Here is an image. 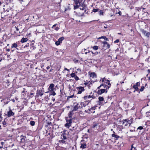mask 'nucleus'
Listing matches in <instances>:
<instances>
[{"instance_id": "nucleus-1", "label": "nucleus", "mask_w": 150, "mask_h": 150, "mask_svg": "<svg viewBox=\"0 0 150 150\" xmlns=\"http://www.w3.org/2000/svg\"><path fill=\"white\" fill-rule=\"evenodd\" d=\"M85 2V0H81V1H76V3H74L75 5H74V9L79 8L81 10L84 11L83 12L81 16H82L84 13L86 11V6L84 4Z\"/></svg>"}, {"instance_id": "nucleus-2", "label": "nucleus", "mask_w": 150, "mask_h": 150, "mask_svg": "<svg viewBox=\"0 0 150 150\" xmlns=\"http://www.w3.org/2000/svg\"><path fill=\"white\" fill-rule=\"evenodd\" d=\"M100 81L103 83L104 88H106V89H108L111 86L110 80L107 79L105 76L100 79Z\"/></svg>"}, {"instance_id": "nucleus-3", "label": "nucleus", "mask_w": 150, "mask_h": 150, "mask_svg": "<svg viewBox=\"0 0 150 150\" xmlns=\"http://www.w3.org/2000/svg\"><path fill=\"white\" fill-rule=\"evenodd\" d=\"M11 32L15 36H19L20 35V32L19 29L16 26L13 27L11 29Z\"/></svg>"}, {"instance_id": "nucleus-4", "label": "nucleus", "mask_w": 150, "mask_h": 150, "mask_svg": "<svg viewBox=\"0 0 150 150\" xmlns=\"http://www.w3.org/2000/svg\"><path fill=\"white\" fill-rule=\"evenodd\" d=\"M133 118L131 117L129 118L126 119L122 121V124L125 126H126L129 125V126L130 124L132 123L133 122Z\"/></svg>"}, {"instance_id": "nucleus-5", "label": "nucleus", "mask_w": 150, "mask_h": 150, "mask_svg": "<svg viewBox=\"0 0 150 150\" xmlns=\"http://www.w3.org/2000/svg\"><path fill=\"white\" fill-rule=\"evenodd\" d=\"M82 98L84 100H86L87 99H90L91 98V99H94L96 98L94 93H93L92 92H91L90 95H85L84 96L82 97Z\"/></svg>"}, {"instance_id": "nucleus-6", "label": "nucleus", "mask_w": 150, "mask_h": 150, "mask_svg": "<svg viewBox=\"0 0 150 150\" xmlns=\"http://www.w3.org/2000/svg\"><path fill=\"white\" fill-rule=\"evenodd\" d=\"M66 120L67 123L64 125V126L69 128L71 125L72 119H68V117H66Z\"/></svg>"}, {"instance_id": "nucleus-7", "label": "nucleus", "mask_w": 150, "mask_h": 150, "mask_svg": "<svg viewBox=\"0 0 150 150\" xmlns=\"http://www.w3.org/2000/svg\"><path fill=\"white\" fill-rule=\"evenodd\" d=\"M140 86V83L139 82H137L135 84H134L132 86V88L134 89V92H135V91H139V87Z\"/></svg>"}, {"instance_id": "nucleus-8", "label": "nucleus", "mask_w": 150, "mask_h": 150, "mask_svg": "<svg viewBox=\"0 0 150 150\" xmlns=\"http://www.w3.org/2000/svg\"><path fill=\"white\" fill-rule=\"evenodd\" d=\"M76 88L77 90V94H81L85 90L84 87L79 86L76 87Z\"/></svg>"}, {"instance_id": "nucleus-9", "label": "nucleus", "mask_w": 150, "mask_h": 150, "mask_svg": "<svg viewBox=\"0 0 150 150\" xmlns=\"http://www.w3.org/2000/svg\"><path fill=\"white\" fill-rule=\"evenodd\" d=\"M140 31L145 36L148 38H150V32H147L143 29H141Z\"/></svg>"}, {"instance_id": "nucleus-10", "label": "nucleus", "mask_w": 150, "mask_h": 150, "mask_svg": "<svg viewBox=\"0 0 150 150\" xmlns=\"http://www.w3.org/2000/svg\"><path fill=\"white\" fill-rule=\"evenodd\" d=\"M102 43L103 45V49L105 50L110 48V45L107 42L103 41L102 42Z\"/></svg>"}, {"instance_id": "nucleus-11", "label": "nucleus", "mask_w": 150, "mask_h": 150, "mask_svg": "<svg viewBox=\"0 0 150 150\" xmlns=\"http://www.w3.org/2000/svg\"><path fill=\"white\" fill-rule=\"evenodd\" d=\"M80 148L83 149L86 148L87 147L86 143L84 140H82L81 142Z\"/></svg>"}, {"instance_id": "nucleus-12", "label": "nucleus", "mask_w": 150, "mask_h": 150, "mask_svg": "<svg viewBox=\"0 0 150 150\" xmlns=\"http://www.w3.org/2000/svg\"><path fill=\"white\" fill-rule=\"evenodd\" d=\"M14 114V112L10 108L9 110L7 112V114H6V115L8 117H9L12 116H13Z\"/></svg>"}, {"instance_id": "nucleus-13", "label": "nucleus", "mask_w": 150, "mask_h": 150, "mask_svg": "<svg viewBox=\"0 0 150 150\" xmlns=\"http://www.w3.org/2000/svg\"><path fill=\"white\" fill-rule=\"evenodd\" d=\"M4 7L3 8L4 10V13L6 11L8 12L10 10H11L12 9L10 7V6H9L8 5L4 6Z\"/></svg>"}, {"instance_id": "nucleus-14", "label": "nucleus", "mask_w": 150, "mask_h": 150, "mask_svg": "<svg viewBox=\"0 0 150 150\" xmlns=\"http://www.w3.org/2000/svg\"><path fill=\"white\" fill-rule=\"evenodd\" d=\"M108 89H106V88L101 89L98 90L97 92L98 94L99 95H101V94L104 93L105 92V93H107L108 92Z\"/></svg>"}, {"instance_id": "nucleus-15", "label": "nucleus", "mask_w": 150, "mask_h": 150, "mask_svg": "<svg viewBox=\"0 0 150 150\" xmlns=\"http://www.w3.org/2000/svg\"><path fill=\"white\" fill-rule=\"evenodd\" d=\"M64 38L63 37H61L59 38L58 40L56 41L55 42V44L56 45L58 46L60 45L61 43L62 42V41L64 40Z\"/></svg>"}, {"instance_id": "nucleus-16", "label": "nucleus", "mask_w": 150, "mask_h": 150, "mask_svg": "<svg viewBox=\"0 0 150 150\" xmlns=\"http://www.w3.org/2000/svg\"><path fill=\"white\" fill-rule=\"evenodd\" d=\"M96 107L97 106L95 105V106L91 107V108L88 109L87 110V112L88 113H90L91 112L92 113H94L95 112L94 110L96 109Z\"/></svg>"}, {"instance_id": "nucleus-17", "label": "nucleus", "mask_w": 150, "mask_h": 150, "mask_svg": "<svg viewBox=\"0 0 150 150\" xmlns=\"http://www.w3.org/2000/svg\"><path fill=\"white\" fill-rule=\"evenodd\" d=\"M79 108H82L83 107H85L86 105V102H81L79 103Z\"/></svg>"}, {"instance_id": "nucleus-18", "label": "nucleus", "mask_w": 150, "mask_h": 150, "mask_svg": "<svg viewBox=\"0 0 150 150\" xmlns=\"http://www.w3.org/2000/svg\"><path fill=\"white\" fill-rule=\"evenodd\" d=\"M19 42H16V43L13 44L11 46V49H13L14 48L18 49L17 47H18V45L19 44Z\"/></svg>"}, {"instance_id": "nucleus-19", "label": "nucleus", "mask_w": 150, "mask_h": 150, "mask_svg": "<svg viewBox=\"0 0 150 150\" xmlns=\"http://www.w3.org/2000/svg\"><path fill=\"white\" fill-rule=\"evenodd\" d=\"M44 94L43 91L41 90H38L36 93L37 96H42Z\"/></svg>"}, {"instance_id": "nucleus-20", "label": "nucleus", "mask_w": 150, "mask_h": 150, "mask_svg": "<svg viewBox=\"0 0 150 150\" xmlns=\"http://www.w3.org/2000/svg\"><path fill=\"white\" fill-rule=\"evenodd\" d=\"M88 74L90 76L92 77L93 78H96L97 77L96 74L95 72H89Z\"/></svg>"}, {"instance_id": "nucleus-21", "label": "nucleus", "mask_w": 150, "mask_h": 150, "mask_svg": "<svg viewBox=\"0 0 150 150\" xmlns=\"http://www.w3.org/2000/svg\"><path fill=\"white\" fill-rule=\"evenodd\" d=\"M67 133H63L61 134V139H67Z\"/></svg>"}, {"instance_id": "nucleus-22", "label": "nucleus", "mask_w": 150, "mask_h": 150, "mask_svg": "<svg viewBox=\"0 0 150 150\" xmlns=\"http://www.w3.org/2000/svg\"><path fill=\"white\" fill-rule=\"evenodd\" d=\"M74 111H72V110L71 111L68 113V117H68V119H72L71 118H72V116L74 114Z\"/></svg>"}, {"instance_id": "nucleus-23", "label": "nucleus", "mask_w": 150, "mask_h": 150, "mask_svg": "<svg viewBox=\"0 0 150 150\" xmlns=\"http://www.w3.org/2000/svg\"><path fill=\"white\" fill-rule=\"evenodd\" d=\"M21 138V142L24 143L25 142V140L26 137L25 136H24L23 135H22L20 136Z\"/></svg>"}, {"instance_id": "nucleus-24", "label": "nucleus", "mask_w": 150, "mask_h": 150, "mask_svg": "<svg viewBox=\"0 0 150 150\" xmlns=\"http://www.w3.org/2000/svg\"><path fill=\"white\" fill-rule=\"evenodd\" d=\"M78 108H79V103H76V105L74 106L73 109L72 110L73 111H76L78 109Z\"/></svg>"}, {"instance_id": "nucleus-25", "label": "nucleus", "mask_w": 150, "mask_h": 150, "mask_svg": "<svg viewBox=\"0 0 150 150\" xmlns=\"http://www.w3.org/2000/svg\"><path fill=\"white\" fill-rule=\"evenodd\" d=\"M54 85L53 83H51L50 84L49 89H50V90L51 91H52L53 90H54Z\"/></svg>"}, {"instance_id": "nucleus-26", "label": "nucleus", "mask_w": 150, "mask_h": 150, "mask_svg": "<svg viewBox=\"0 0 150 150\" xmlns=\"http://www.w3.org/2000/svg\"><path fill=\"white\" fill-rule=\"evenodd\" d=\"M146 85V84L145 86H142L141 87V88L140 89H139V91H138L139 93L140 92H142L144 91V90L145 89V87Z\"/></svg>"}, {"instance_id": "nucleus-27", "label": "nucleus", "mask_w": 150, "mask_h": 150, "mask_svg": "<svg viewBox=\"0 0 150 150\" xmlns=\"http://www.w3.org/2000/svg\"><path fill=\"white\" fill-rule=\"evenodd\" d=\"M104 39L105 40V41H108L109 40L108 39V38H107L105 36H103L100 37H99L98 38V39Z\"/></svg>"}, {"instance_id": "nucleus-28", "label": "nucleus", "mask_w": 150, "mask_h": 150, "mask_svg": "<svg viewBox=\"0 0 150 150\" xmlns=\"http://www.w3.org/2000/svg\"><path fill=\"white\" fill-rule=\"evenodd\" d=\"M57 25V24H55L54 25H53L52 27V28H54L56 30H58L59 29V28L58 26L56 27V26Z\"/></svg>"}, {"instance_id": "nucleus-29", "label": "nucleus", "mask_w": 150, "mask_h": 150, "mask_svg": "<svg viewBox=\"0 0 150 150\" xmlns=\"http://www.w3.org/2000/svg\"><path fill=\"white\" fill-rule=\"evenodd\" d=\"M5 140H4V142L0 141V149L3 148V147L5 142Z\"/></svg>"}, {"instance_id": "nucleus-30", "label": "nucleus", "mask_w": 150, "mask_h": 150, "mask_svg": "<svg viewBox=\"0 0 150 150\" xmlns=\"http://www.w3.org/2000/svg\"><path fill=\"white\" fill-rule=\"evenodd\" d=\"M134 144H132L131 146L130 150H137L136 147L134 146Z\"/></svg>"}, {"instance_id": "nucleus-31", "label": "nucleus", "mask_w": 150, "mask_h": 150, "mask_svg": "<svg viewBox=\"0 0 150 150\" xmlns=\"http://www.w3.org/2000/svg\"><path fill=\"white\" fill-rule=\"evenodd\" d=\"M28 40V39L27 38H23L21 39V42L22 43H24L27 42Z\"/></svg>"}, {"instance_id": "nucleus-32", "label": "nucleus", "mask_w": 150, "mask_h": 150, "mask_svg": "<svg viewBox=\"0 0 150 150\" xmlns=\"http://www.w3.org/2000/svg\"><path fill=\"white\" fill-rule=\"evenodd\" d=\"M112 137H114L116 138L115 140H117L118 138H120V137L118 136V135H117L116 134H112Z\"/></svg>"}, {"instance_id": "nucleus-33", "label": "nucleus", "mask_w": 150, "mask_h": 150, "mask_svg": "<svg viewBox=\"0 0 150 150\" xmlns=\"http://www.w3.org/2000/svg\"><path fill=\"white\" fill-rule=\"evenodd\" d=\"M99 101L100 103H101L102 101H104V98L103 97L99 96L98 97Z\"/></svg>"}, {"instance_id": "nucleus-34", "label": "nucleus", "mask_w": 150, "mask_h": 150, "mask_svg": "<svg viewBox=\"0 0 150 150\" xmlns=\"http://www.w3.org/2000/svg\"><path fill=\"white\" fill-rule=\"evenodd\" d=\"M30 125L32 126H33L35 125V122L34 121H31L30 122Z\"/></svg>"}, {"instance_id": "nucleus-35", "label": "nucleus", "mask_w": 150, "mask_h": 150, "mask_svg": "<svg viewBox=\"0 0 150 150\" xmlns=\"http://www.w3.org/2000/svg\"><path fill=\"white\" fill-rule=\"evenodd\" d=\"M92 100V99H91L90 100H87L86 101H85L84 102H86V105H87L91 102Z\"/></svg>"}, {"instance_id": "nucleus-36", "label": "nucleus", "mask_w": 150, "mask_h": 150, "mask_svg": "<svg viewBox=\"0 0 150 150\" xmlns=\"http://www.w3.org/2000/svg\"><path fill=\"white\" fill-rule=\"evenodd\" d=\"M3 126L4 127H5L7 126L6 125V121H5V120H4L3 122H2V123Z\"/></svg>"}, {"instance_id": "nucleus-37", "label": "nucleus", "mask_w": 150, "mask_h": 150, "mask_svg": "<svg viewBox=\"0 0 150 150\" xmlns=\"http://www.w3.org/2000/svg\"><path fill=\"white\" fill-rule=\"evenodd\" d=\"M146 117L150 116V110L149 111L146 112Z\"/></svg>"}, {"instance_id": "nucleus-38", "label": "nucleus", "mask_w": 150, "mask_h": 150, "mask_svg": "<svg viewBox=\"0 0 150 150\" xmlns=\"http://www.w3.org/2000/svg\"><path fill=\"white\" fill-rule=\"evenodd\" d=\"M50 94L52 95L55 96L56 95V93L54 91V90H53L52 91H51Z\"/></svg>"}, {"instance_id": "nucleus-39", "label": "nucleus", "mask_w": 150, "mask_h": 150, "mask_svg": "<svg viewBox=\"0 0 150 150\" xmlns=\"http://www.w3.org/2000/svg\"><path fill=\"white\" fill-rule=\"evenodd\" d=\"M103 13L104 12L102 10H100L99 11V14L100 16L103 15Z\"/></svg>"}, {"instance_id": "nucleus-40", "label": "nucleus", "mask_w": 150, "mask_h": 150, "mask_svg": "<svg viewBox=\"0 0 150 150\" xmlns=\"http://www.w3.org/2000/svg\"><path fill=\"white\" fill-rule=\"evenodd\" d=\"M142 6L141 7H135V9L138 11H139V10L142 9Z\"/></svg>"}, {"instance_id": "nucleus-41", "label": "nucleus", "mask_w": 150, "mask_h": 150, "mask_svg": "<svg viewBox=\"0 0 150 150\" xmlns=\"http://www.w3.org/2000/svg\"><path fill=\"white\" fill-rule=\"evenodd\" d=\"M93 48L95 50H97L98 49V47L97 46H94L93 47Z\"/></svg>"}, {"instance_id": "nucleus-42", "label": "nucleus", "mask_w": 150, "mask_h": 150, "mask_svg": "<svg viewBox=\"0 0 150 150\" xmlns=\"http://www.w3.org/2000/svg\"><path fill=\"white\" fill-rule=\"evenodd\" d=\"M70 76L72 77H74L76 76V74L75 73H72L71 74Z\"/></svg>"}, {"instance_id": "nucleus-43", "label": "nucleus", "mask_w": 150, "mask_h": 150, "mask_svg": "<svg viewBox=\"0 0 150 150\" xmlns=\"http://www.w3.org/2000/svg\"><path fill=\"white\" fill-rule=\"evenodd\" d=\"M64 140L62 139V140H59V142L60 143H64L66 142Z\"/></svg>"}, {"instance_id": "nucleus-44", "label": "nucleus", "mask_w": 150, "mask_h": 150, "mask_svg": "<svg viewBox=\"0 0 150 150\" xmlns=\"http://www.w3.org/2000/svg\"><path fill=\"white\" fill-rule=\"evenodd\" d=\"M99 10V9L98 8L93 9L92 10V11L94 12H96L98 11Z\"/></svg>"}, {"instance_id": "nucleus-45", "label": "nucleus", "mask_w": 150, "mask_h": 150, "mask_svg": "<svg viewBox=\"0 0 150 150\" xmlns=\"http://www.w3.org/2000/svg\"><path fill=\"white\" fill-rule=\"evenodd\" d=\"M147 72H148V74H146V77H148V75H150V69H148V70H147Z\"/></svg>"}, {"instance_id": "nucleus-46", "label": "nucleus", "mask_w": 150, "mask_h": 150, "mask_svg": "<svg viewBox=\"0 0 150 150\" xmlns=\"http://www.w3.org/2000/svg\"><path fill=\"white\" fill-rule=\"evenodd\" d=\"M74 95L73 94L72 95L68 96H67V99H69L70 98H72L74 97Z\"/></svg>"}, {"instance_id": "nucleus-47", "label": "nucleus", "mask_w": 150, "mask_h": 150, "mask_svg": "<svg viewBox=\"0 0 150 150\" xmlns=\"http://www.w3.org/2000/svg\"><path fill=\"white\" fill-rule=\"evenodd\" d=\"M102 86H103V87H104V85L102 83L99 86L97 87V89L100 90V87Z\"/></svg>"}, {"instance_id": "nucleus-48", "label": "nucleus", "mask_w": 150, "mask_h": 150, "mask_svg": "<svg viewBox=\"0 0 150 150\" xmlns=\"http://www.w3.org/2000/svg\"><path fill=\"white\" fill-rule=\"evenodd\" d=\"M76 80L77 81L79 79V77L77 76L76 75L74 77Z\"/></svg>"}, {"instance_id": "nucleus-49", "label": "nucleus", "mask_w": 150, "mask_h": 150, "mask_svg": "<svg viewBox=\"0 0 150 150\" xmlns=\"http://www.w3.org/2000/svg\"><path fill=\"white\" fill-rule=\"evenodd\" d=\"M143 129V128L142 126H140L139 127L137 128V129L142 130V129Z\"/></svg>"}, {"instance_id": "nucleus-50", "label": "nucleus", "mask_w": 150, "mask_h": 150, "mask_svg": "<svg viewBox=\"0 0 150 150\" xmlns=\"http://www.w3.org/2000/svg\"><path fill=\"white\" fill-rule=\"evenodd\" d=\"M120 41L119 39H117L114 41V43H118Z\"/></svg>"}, {"instance_id": "nucleus-51", "label": "nucleus", "mask_w": 150, "mask_h": 150, "mask_svg": "<svg viewBox=\"0 0 150 150\" xmlns=\"http://www.w3.org/2000/svg\"><path fill=\"white\" fill-rule=\"evenodd\" d=\"M29 46V44L28 43H27L24 47V48H25L26 47H28Z\"/></svg>"}, {"instance_id": "nucleus-52", "label": "nucleus", "mask_w": 150, "mask_h": 150, "mask_svg": "<svg viewBox=\"0 0 150 150\" xmlns=\"http://www.w3.org/2000/svg\"><path fill=\"white\" fill-rule=\"evenodd\" d=\"M97 125H98L97 124H93V128L95 127L96 126H97Z\"/></svg>"}, {"instance_id": "nucleus-53", "label": "nucleus", "mask_w": 150, "mask_h": 150, "mask_svg": "<svg viewBox=\"0 0 150 150\" xmlns=\"http://www.w3.org/2000/svg\"><path fill=\"white\" fill-rule=\"evenodd\" d=\"M3 120V117L1 116H0V122H1Z\"/></svg>"}, {"instance_id": "nucleus-54", "label": "nucleus", "mask_w": 150, "mask_h": 150, "mask_svg": "<svg viewBox=\"0 0 150 150\" xmlns=\"http://www.w3.org/2000/svg\"><path fill=\"white\" fill-rule=\"evenodd\" d=\"M67 132V130H66L64 129V130H63V132H62V133H66V132Z\"/></svg>"}, {"instance_id": "nucleus-55", "label": "nucleus", "mask_w": 150, "mask_h": 150, "mask_svg": "<svg viewBox=\"0 0 150 150\" xmlns=\"http://www.w3.org/2000/svg\"><path fill=\"white\" fill-rule=\"evenodd\" d=\"M89 82H85L84 83V84L86 86H87Z\"/></svg>"}, {"instance_id": "nucleus-56", "label": "nucleus", "mask_w": 150, "mask_h": 150, "mask_svg": "<svg viewBox=\"0 0 150 150\" xmlns=\"http://www.w3.org/2000/svg\"><path fill=\"white\" fill-rule=\"evenodd\" d=\"M118 13L119 14V15L121 16L122 14V12L121 11H119Z\"/></svg>"}, {"instance_id": "nucleus-57", "label": "nucleus", "mask_w": 150, "mask_h": 150, "mask_svg": "<svg viewBox=\"0 0 150 150\" xmlns=\"http://www.w3.org/2000/svg\"><path fill=\"white\" fill-rule=\"evenodd\" d=\"M77 71H78L79 72H81V69L80 68H78L77 69Z\"/></svg>"}, {"instance_id": "nucleus-58", "label": "nucleus", "mask_w": 150, "mask_h": 150, "mask_svg": "<svg viewBox=\"0 0 150 150\" xmlns=\"http://www.w3.org/2000/svg\"><path fill=\"white\" fill-rule=\"evenodd\" d=\"M52 123L51 122H47V125H52Z\"/></svg>"}, {"instance_id": "nucleus-59", "label": "nucleus", "mask_w": 150, "mask_h": 150, "mask_svg": "<svg viewBox=\"0 0 150 150\" xmlns=\"http://www.w3.org/2000/svg\"><path fill=\"white\" fill-rule=\"evenodd\" d=\"M64 70H67V71H69V69H67V68H64Z\"/></svg>"}, {"instance_id": "nucleus-60", "label": "nucleus", "mask_w": 150, "mask_h": 150, "mask_svg": "<svg viewBox=\"0 0 150 150\" xmlns=\"http://www.w3.org/2000/svg\"><path fill=\"white\" fill-rule=\"evenodd\" d=\"M46 68L47 69H49L50 68V67L49 66H48Z\"/></svg>"}, {"instance_id": "nucleus-61", "label": "nucleus", "mask_w": 150, "mask_h": 150, "mask_svg": "<svg viewBox=\"0 0 150 150\" xmlns=\"http://www.w3.org/2000/svg\"><path fill=\"white\" fill-rule=\"evenodd\" d=\"M6 51L7 52H9L10 51V50L9 49H6Z\"/></svg>"}, {"instance_id": "nucleus-62", "label": "nucleus", "mask_w": 150, "mask_h": 150, "mask_svg": "<svg viewBox=\"0 0 150 150\" xmlns=\"http://www.w3.org/2000/svg\"><path fill=\"white\" fill-rule=\"evenodd\" d=\"M147 77V78H148V80H149L150 81V77L148 76V77Z\"/></svg>"}, {"instance_id": "nucleus-63", "label": "nucleus", "mask_w": 150, "mask_h": 150, "mask_svg": "<svg viewBox=\"0 0 150 150\" xmlns=\"http://www.w3.org/2000/svg\"><path fill=\"white\" fill-rule=\"evenodd\" d=\"M53 70V69H51L49 71V72H51Z\"/></svg>"}, {"instance_id": "nucleus-64", "label": "nucleus", "mask_w": 150, "mask_h": 150, "mask_svg": "<svg viewBox=\"0 0 150 150\" xmlns=\"http://www.w3.org/2000/svg\"><path fill=\"white\" fill-rule=\"evenodd\" d=\"M10 55H7V57L8 58H10Z\"/></svg>"}]
</instances>
